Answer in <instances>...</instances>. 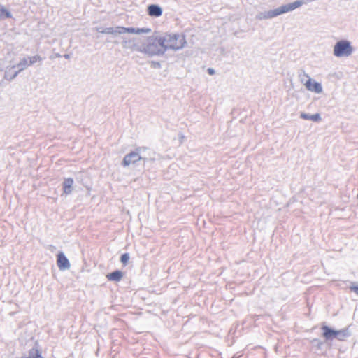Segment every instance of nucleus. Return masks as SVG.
Masks as SVG:
<instances>
[{"label": "nucleus", "instance_id": "1", "mask_svg": "<svg viewBox=\"0 0 358 358\" xmlns=\"http://www.w3.org/2000/svg\"><path fill=\"white\" fill-rule=\"evenodd\" d=\"M138 50L149 56L162 55L166 52L164 40L162 39V36L150 37L148 40V43Z\"/></svg>", "mask_w": 358, "mask_h": 358}, {"label": "nucleus", "instance_id": "2", "mask_svg": "<svg viewBox=\"0 0 358 358\" xmlns=\"http://www.w3.org/2000/svg\"><path fill=\"white\" fill-rule=\"evenodd\" d=\"M303 3L304 2L302 0H297L292 3L282 5L281 6L273 10L260 13L257 15V18L259 20L271 19L281 14L292 11L296 8L301 6Z\"/></svg>", "mask_w": 358, "mask_h": 358}, {"label": "nucleus", "instance_id": "3", "mask_svg": "<svg viewBox=\"0 0 358 358\" xmlns=\"http://www.w3.org/2000/svg\"><path fill=\"white\" fill-rule=\"evenodd\" d=\"M164 40V45L166 46V51L168 49L178 50L182 49L186 43L185 36L179 34H168L165 36H162Z\"/></svg>", "mask_w": 358, "mask_h": 358}, {"label": "nucleus", "instance_id": "4", "mask_svg": "<svg viewBox=\"0 0 358 358\" xmlns=\"http://www.w3.org/2000/svg\"><path fill=\"white\" fill-rule=\"evenodd\" d=\"M146 150L147 148L145 147H138L136 148L134 151L127 154L122 160V165L123 166H127L141 160L143 161V163L145 164L148 159L146 157L143 156L142 153Z\"/></svg>", "mask_w": 358, "mask_h": 358}, {"label": "nucleus", "instance_id": "5", "mask_svg": "<svg viewBox=\"0 0 358 358\" xmlns=\"http://www.w3.org/2000/svg\"><path fill=\"white\" fill-rule=\"evenodd\" d=\"M353 52L351 43L348 40H341L334 47V55L337 57H349Z\"/></svg>", "mask_w": 358, "mask_h": 358}, {"label": "nucleus", "instance_id": "6", "mask_svg": "<svg viewBox=\"0 0 358 358\" xmlns=\"http://www.w3.org/2000/svg\"><path fill=\"white\" fill-rule=\"evenodd\" d=\"M303 75L308 78L307 81L304 83V85L306 86V89L308 91L313 92L315 93H321L322 92V87L321 83L313 80L305 72H303Z\"/></svg>", "mask_w": 358, "mask_h": 358}, {"label": "nucleus", "instance_id": "7", "mask_svg": "<svg viewBox=\"0 0 358 358\" xmlns=\"http://www.w3.org/2000/svg\"><path fill=\"white\" fill-rule=\"evenodd\" d=\"M57 264L61 271L67 270L71 266L69 259L62 252H59L57 255Z\"/></svg>", "mask_w": 358, "mask_h": 358}, {"label": "nucleus", "instance_id": "8", "mask_svg": "<svg viewBox=\"0 0 358 358\" xmlns=\"http://www.w3.org/2000/svg\"><path fill=\"white\" fill-rule=\"evenodd\" d=\"M321 329L322 331V336L327 341H332L333 339L336 338V329H334L325 324L322 326Z\"/></svg>", "mask_w": 358, "mask_h": 358}, {"label": "nucleus", "instance_id": "9", "mask_svg": "<svg viewBox=\"0 0 358 358\" xmlns=\"http://www.w3.org/2000/svg\"><path fill=\"white\" fill-rule=\"evenodd\" d=\"M148 13L151 17H158L162 15L163 10L157 4H150L148 6Z\"/></svg>", "mask_w": 358, "mask_h": 358}, {"label": "nucleus", "instance_id": "10", "mask_svg": "<svg viewBox=\"0 0 358 358\" xmlns=\"http://www.w3.org/2000/svg\"><path fill=\"white\" fill-rule=\"evenodd\" d=\"M74 180L72 178H64L62 182L63 192L65 194H70L73 192Z\"/></svg>", "mask_w": 358, "mask_h": 358}, {"label": "nucleus", "instance_id": "11", "mask_svg": "<svg viewBox=\"0 0 358 358\" xmlns=\"http://www.w3.org/2000/svg\"><path fill=\"white\" fill-rule=\"evenodd\" d=\"M123 277L122 271L120 270H115L113 272L109 273L106 275V278L109 281L120 282Z\"/></svg>", "mask_w": 358, "mask_h": 358}, {"label": "nucleus", "instance_id": "12", "mask_svg": "<svg viewBox=\"0 0 358 358\" xmlns=\"http://www.w3.org/2000/svg\"><path fill=\"white\" fill-rule=\"evenodd\" d=\"M15 68L16 66L13 65L6 70L4 73V78L6 80L10 81L16 78V76L20 73V71H14Z\"/></svg>", "mask_w": 358, "mask_h": 358}, {"label": "nucleus", "instance_id": "13", "mask_svg": "<svg viewBox=\"0 0 358 358\" xmlns=\"http://www.w3.org/2000/svg\"><path fill=\"white\" fill-rule=\"evenodd\" d=\"M350 336V332L348 328H344L341 330H336V339L338 341H344L346 338Z\"/></svg>", "mask_w": 358, "mask_h": 358}, {"label": "nucleus", "instance_id": "14", "mask_svg": "<svg viewBox=\"0 0 358 358\" xmlns=\"http://www.w3.org/2000/svg\"><path fill=\"white\" fill-rule=\"evenodd\" d=\"M300 117L303 120H312L313 122H319L321 120V116L319 113L310 115L306 113H301L300 114Z\"/></svg>", "mask_w": 358, "mask_h": 358}, {"label": "nucleus", "instance_id": "15", "mask_svg": "<svg viewBox=\"0 0 358 358\" xmlns=\"http://www.w3.org/2000/svg\"><path fill=\"white\" fill-rule=\"evenodd\" d=\"M21 358H43L41 352L36 348H31L29 350L27 355H24Z\"/></svg>", "mask_w": 358, "mask_h": 358}, {"label": "nucleus", "instance_id": "16", "mask_svg": "<svg viewBox=\"0 0 358 358\" xmlns=\"http://www.w3.org/2000/svg\"><path fill=\"white\" fill-rule=\"evenodd\" d=\"M11 13L0 4V20L12 18Z\"/></svg>", "mask_w": 358, "mask_h": 358}, {"label": "nucleus", "instance_id": "17", "mask_svg": "<svg viewBox=\"0 0 358 358\" xmlns=\"http://www.w3.org/2000/svg\"><path fill=\"white\" fill-rule=\"evenodd\" d=\"M15 66H16L17 68H19L18 71H20V72L22 71V70L26 69L27 66H30L29 64L28 58L24 57Z\"/></svg>", "mask_w": 358, "mask_h": 358}, {"label": "nucleus", "instance_id": "18", "mask_svg": "<svg viewBox=\"0 0 358 358\" xmlns=\"http://www.w3.org/2000/svg\"><path fill=\"white\" fill-rule=\"evenodd\" d=\"M29 64L31 66L37 62L42 61V58L39 55H34L33 57H28Z\"/></svg>", "mask_w": 358, "mask_h": 358}, {"label": "nucleus", "instance_id": "19", "mask_svg": "<svg viewBox=\"0 0 358 358\" xmlns=\"http://www.w3.org/2000/svg\"><path fill=\"white\" fill-rule=\"evenodd\" d=\"M123 34H124V27L117 26V27H113L112 35L117 36V35Z\"/></svg>", "mask_w": 358, "mask_h": 358}, {"label": "nucleus", "instance_id": "20", "mask_svg": "<svg viewBox=\"0 0 358 358\" xmlns=\"http://www.w3.org/2000/svg\"><path fill=\"white\" fill-rule=\"evenodd\" d=\"M134 45V43L131 40H123L122 46L124 48H131Z\"/></svg>", "mask_w": 358, "mask_h": 358}, {"label": "nucleus", "instance_id": "21", "mask_svg": "<svg viewBox=\"0 0 358 358\" xmlns=\"http://www.w3.org/2000/svg\"><path fill=\"white\" fill-rule=\"evenodd\" d=\"M150 31V28H136V34H148Z\"/></svg>", "mask_w": 358, "mask_h": 358}, {"label": "nucleus", "instance_id": "22", "mask_svg": "<svg viewBox=\"0 0 358 358\" xmlns=\"http://www.w3.org/2000/svg\"><path fill=\"white\" fill-rule=\"evenodd\" d=\"M129 259V253H124L120 257V262L124 265L127 264Z\"/></svg>", "mask_w": 358, "mask_h": 358}, {"label": "nucleus", "instance_id": "23", "mask_svg": "<svg viewBox=\"0 0 358 358\" xmlns=\"http://www.w3.org/2000/svg\"><path fill=\"white\" fill-rule=\"evenodd\" d=\"M136 34V28L134 27H124V34Z\"/></svg>", "mask_w": 358, "mask_h": 358}, {"label": "nucleus", "instance_id": "24", "mask_svg": "<svg viewBox=\"0 0 358 358\" xmlns=\"http://www.w3.org/2000/svg\"><path fill=\"white\" fill-rule=\"evenodd\" d=\"M113 30V27H107L103 29L104 34H112Z\"/></svg>", "mask_w": 358, "mask_h": 358}, {"label": "nucleus", "instance_id": "25", "mask_svg": "<svg viewBox=\"0 0 358 358\" xmlns=\"http://www.w3.org/2000/svg\"><path fill=\"white\" fill-rule=\"evenodd\" d=\"M350 290L351 292H355L356 294L358 295V286H355V285L350 286Z\"/></svg>", "mask_w": 358, "mask_h": 358}, {"label": "nucleus", "instance_id": "26", "mask_svg": "<svg viewBox=\"0 0 358 358\" xmlns=\"http://www.w3.org/2000/svg\"><path fill=\"white\" fill-rule=\"evenodd\" d=\"M151 64H152V66L154 68H160L161 67V64L159 62L152 61L151 62Z\"/></svg>", "mask_w": 358, "mask_h": 358}, {"label": "nucleus", "instance_id": "27", "mask_svg": "<svg viewBox=\"0 0 358 358\" xmlns=\"http://www.w3.org/2000/svg\"><path fill=\"white\" fill-rule=\"evenodd\" d=\"M207 72H208V74H210V75H213V74H215V71L213 68H208V69H207Z\"/></svg>", "mask_w": 358, "mask_h": 358}, {"label": "nucleus", "instance_id": "28", "mask_svg": "<svg viewBox=\"0 0 358 358\" xmlns=\"http://www.w3.org/2000/svg\"><path fill=\"white\" fill-rule=\"evenodd\" d=\"M96 30L99 33L104 34L103 29L102 27H96Z\"/></svg>", "mask_w": 358, "mask_h": 358}, {"label": "nucleus", "instance_id": "29", "mask_svg": "<svg viewBox=\"0 0 358 358\" xmlns=\"http://www.w3.org/2000/svg\"><path fill=\"white\" fill-rule=\"evenodd\" d=\"M64 58H66V59H69V58H70V56H69V55H68V54H65V55H64Z\"/></svg>", "mask_w": 358, "mask_h": 358}, {"label": "nucleus", "instance_id": "30", "mask_svg": "<svg viewBox=\"0 0 358 358\" xmlns=\"http://www.w3.org/2000/svg\"><path fill=\"white\" fill-rule=\"evenodd\" d=\"M357 198H358V194H357Z\"/></svg>", "mask_w": 358, "mask_h": 358}]
</instances>
